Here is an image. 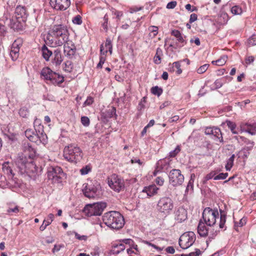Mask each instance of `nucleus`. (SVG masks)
Returning a JSON list of instances; mask_svg holds the SVG:
<instances>
[{"mask_svg": "<svg viewBox=\"0 0 256 256\" xmlns=\"http://www.w3.org/2000/svg\"><path fill=\"white\" fill-rule=\"evenodd\" d=\"M69 33L67 26L62 24H54L50 30L46 40L52 47L61 46L68 41Z\"/></svg>", "mask_w": 256, "mask_h": 256, "instance_id": "nucleus-1", "label": "nucleus"}, {"mask_svg": "<svg viewBox=\"0 0 256 256\" xmlns=\"http://www.w3.org/2000/svg\"><path fill=\"white\" fill-rule=\"evenodd\" d=\"M103 222L112 229L120 230L124 224V216L118 212L110 211L106 213L102 217Z\"/></svg>", "mask_w": 256, "mask_h": 256, "instance_id": "nucleus-2", "label": "nucleus"}, {"mask_svg": "<svg viewBox=\"0 0 256 256\" xmlns=\"http://www.w3.org/2000/svg\"><path fill=\"white\" fill-rule=\"evenodd\" d=\"M64 156L68 161L76 163L82 159V152L77 144H71L64 147Z\"/></svg>", "mask_w": 256, "mask_h": 256, "instance_id": "nucleus-3", "label": "nucleus"}, {"mask_svg": "<svg viewBox=\"0 0 256 256\" xmlns=\"http://www.w3.org/2000/svg\"><path fill=\"white\" fill-rule=\"evenodd\" d=\"M47 176L52 183H61L66 178L62 168L58 166H50L47 170Z\"/></svg>", "mask_w": 256, "mask_h": 256, "instance_id": "nucleus-4", "label": "nucleus"}, {"mask_svg": "<svg viewBox=\"0 0 256 256\" xmlns=\"http://www.w3.org/2000/svg\"><path fill=\"white\" fill-rule=\"evenodd\" d=\"M44 78L49 81L50 84L54 85H60L64 81V77L58 73L53 72L49 68H44L40 73Z\"/></svg>", "mask_w": 256, "mask_h": 256, "instance_id": "nucleus-5", "label": "nucleus"}, {"mask_svg": "<svg viewBox=\"0 0 256 256\" xmlns=\"http://www.w3.org/2000/svg\"><path fill=\"white\" fill-rule=\"evenodd\" d=\"M106 206L104 202H98L88 204L85 206L84 212L88 216H100Z\"/></svg>", "mask_w": 256, "mask_h": 256, "instance_id": "nucleus-6", "label": "nucleus"}, {"mask_svg": "<svg viewBox=\"0 0 256 256\" xmlns=\"http://www.w3.org/2000/svg\"><path fill=\"white\" fill-rule=\"evenodd\" d=\"M202 218L206 224L210 226L216 224V219L219 218V213L217 208H206L202 212Z\"/></svg>", "mask_w": 256, "mask_h": 256, "instance_id": "nucleus-7", "label": "nucleus"}, {"mask_svg": "<svg viewBox=\"0 0 256 256\" xmlns=\"http://www.w3.org/2000/svg\"><path fill=\"white\" fill-rule=\"evenodd\" d=\"M174 204L172 200L168 196L161 198L157 204L158 211L164 214H170L174 208Z\"/></svg>", "mask_w": 256, "mask_h": 256, "instance_id": "nucleus-8", "label": "nucleus"}, {"mask_svg": "<svg viewBox=\"0 0 256 256\" xmlns=\"http://www.w3.org/2000/svg\"><path fill=\"white\" fill-rule=\"evenodd\" d=\"M100 186L96 180L83 184L82 192L84 195L88 198H93L98 195V190Z\"/></svg>", "mask_w": 256, "mask_h": 256, "instance_id": "nucleus-9", "label": "nucleus"}, {"mask_svg": "<svg viewBox=\"0 0 256 256\" xmlns=\"http://www.w3.org/2000/svg\"><path fill=\"white\" fill-rule=\"evenodd\" d=\"M195 234L190 232L182 235L179 239L180 246L183 249H186L192 246L196 240Z\"/></svg>", "mask_w": 256, "mask_h": 256, "instance_id": "nucleus-10", "label": "nucleus"}, {"mask_svg": "<svg viewBox=\"0 0 256 256\" xmlns=\"http://www.w3.org/2000/svg\"><path fill=\"white\" fill-rule=\"evenodd\" d=\"M169 182L174 186H178L182 184L184 181V176L181 171L178 169L171 170L168 174Z\"/></svg>", "mask_w": 256, "mask_h": 256, "instance_id": "nucleus-11", "label": "nucleus"}, {"mask_svg": "<svg viewBox=\"0 0 256 256\" xmlns=\"http://www.w3.org/2000/svg\"><path fill=\"white\" fill-rule=\"evenodd\" d=\"M108 184L112 189L117 192H120L124 188V180L116 174H113L111 176L110 178L108 180Z\"/></svg>", "mask_w": 256, "mask_h": 256, "instance_id": "nucleus-12", "label": "nucleus"}, {"mask_svg": "<svg viewBox=\"0 0 256 256\" xmlns=\"http://www.w3.org/2000/svg\"><path fill=\"white\" fill-rule=\"evenodd\" d=\"M50 4L56 10H64L70 4V0H50Z\"/></svg>", "mask_w": 256, "mask_h": 256, "instance_id": "nucleus-13", "label": "nucleus"}, {"mask_svg": "<svg viewBox=\"0 0 256 256\" xmlns=\"http://www.w3.org/2000/svg\"><path fill=\"white\" fill-rule=\"evenodd\" d=\"M22 150L24 152L22 154L28 156L29 158H34L36 156V150L28 142H24L22 145Z\"/></svg>", "mask_w": 256, "mask_h": 256, "instance_id": "nucleus-14", "label": "nucleus"}, {"mask_svg": "<svg viewBox=\"0 0 256 256\" xmlns=\"http://www.w3.org/2000/svg\"><path fill=\"white\" fill-rule=\"evenodd\" d=\"M64 52L65 56L68 58H72L75 54L76 48L72 41H68L64 44Z\"/></svg>", "mask_w": 256, "mask_h": 256, "instance_id": "nucleus-15", "label": "nucleus"}, {"mask_svg": "<svg viewBox=\"0 0 256 256\" xmlns=\"http://www.w3.org/2000/svg\"><path fill=\"white\" fill-rule=\"evenodd\" d=\"M28 162H29L28 158L23 154H19L15 160V163L20 171L23 172L24 171H26V165Z\"/></svg>", "mask_w": 256, "mask_h": 256, "instance_id": "nucleus-16", "label": "nucleus"}, {"mask_svg": "<svg viewBox=\"0 0 256 256\" xmlns=\"http://www.w3.org/2000/svg\"><path fill=\"white\" fill-rule=\"evenodd\" d=\"M16 19L18 22H25L28 16V13L24 6H17L15 10Z\"/></svg>", "mask_w": 256, "mask_h": 256, "instance_id": "nucleus-17", "label": "nucleus"}, {"mask_svg": "<svg viewBox=\"0 0 256 256\" xmlns=\"http://www.w3.org/2000/svg\"><path fill=\"white\" fill-rule=\"evenodd\" d=\"M63 61V58L60 49L55 50L52 56L51 66L58 68Z\"/></svg>", "mask_w": 256, "mask_h": 256, "instance_id": "nucleus-18", "label": "nucleus"}, {"mask_svg": "<svg viewBox=\"0 0 256 256\" xmlns=\"http://www.w3.org/2000/svg\"><path fill=\"white\" fill-rule=\"evenodd\" d=\"M240 128L242 132H248L251 135H255L256 134V122L242 123L240 125Z\"/></svg>", "mask_w": 256, "mask_h": 256, "instance_id": "nucleus-19", "label": "nucleus"}, {"mask_svg": "<svg viewBox=\"0 0 256 256\" xmlns=\"http://www.w3.org/2000/svg\"><path fill=\"white\" fill-rule=\"evenodd\" d=\"M36 122H34V130L37 134V136H39L40 139V142L42 144H44L46 142L47 136L44 133V126L40 124L38 126H36Z\"/></svg>", "mask_w": 256, "mask_h": 256, "instance_id": "nucleus-20", "label": "nucleus"}, {"mask_svg": "<svg viewBox=\"0 0 256 256\" xmlns=\"http://www.w3.org/2000/svg\"><path fill=\"white\" fill-rule=\"evenodd\" d=\"M20 44L15 40L12 44L10 55L13 61L16 60L19 56Z\"/></svg>", "mask_w": 256, "mask_h": 256, "instance_id": "nucleus-21", "label": "nucleus"}, {"mask_svg": "<svg viewBox=\"0 0 256 256\" xmlns=\"http://www.w3.org/2000/svg\"><path fill=\"white\" fill-rule=\"evenodd\" d=\"M25 136L31 142L36 143L38 144L42 143L39 136H37V134L34 130L31 128L27 129L25 131Z\"/></svg>", "mask_w": 256, "mask_h": 256, "instance_id": "nucleus-22", "label": "nucleus"}, {"mask_svg": "<svg viewBox=\"0 0 256 256\" xmlns=\"http://www.w3.org/2000/svg\"><path fill=\"white\" fill-rule=\"evenodd\" d=\"M159 188L155 184L145 186L142 190V192L146 193L148 196L151 197L156 195L158 193Z\"/></svg>", "mask_w": 256, "mask_h": 256, "instance_id": "nucleus-23", "label": "nucleus"}, {"mask_svg": "<svg viewBox=\"0 0 256 256\" xmlns=\"http://www.w3.org/2000/svg\"><path fill=\"white\" fill-rule=\"evenodd\" d=\"M34 158H29V162L26 165V171H24L22 173H35L37 172V168L36 164L33 160Z\"/></svg>", "mask_w": 256, "mask_h": 256, "instance_id": "nucleus-24", "label": "nucleus"}, {"mask_svg": "<svg viewBox=\"0 0 256 256\" xmlns=\"http://www.w3.org/2000/svg\"><path fill=\"white\" fill-rule=\"evenodd\" d=\"M187 218V212L184 208H179L176 213V219L178 222H182Z\"/></svg>", "mask_w": 256, "mask_h": 256, "instance_id": "nucleus-25", "label": "nucleus"}, {"mask_svg": "<svg viewBox=\"0 0 256 256\" xmlns=\"http://www.w3.org/2000/svg\"><path fill=\"white\" fill-rule=\"evenodd\" d=\"M205 224L200 220L198 226V232L202 237H206L208 234V229L205 226Z\"/></svg>", "mask_w": 256, "mask_h": 256, "instance_id": "nucleus-26", "label": "nucleus"}, {"mask_svg": "<svg viewBox=\"0 0 256 256\" xmlns=\"http://www.w3.org/2000/svg\"><path fill=\"white\" fill-rule=\"evenodd\" d=\"M41 52L42 56L46 61H49L50 57L52 56L53 54V52L49 50L45 44L42 47Z\"/></svg>", "mask_w": 256, "mask_h": 256, "instance_id": "nucleus-27", "label": "nucleus"}, {"mask_svg": "<svg viewBox=\"0 0 256 256\" xmlns=\"http://www.w3.org/2000/svg\"><path fill=\"white\" fill-rule=\"evenodd\" d=\"M171 34L172 35L174 36L177 38V40L179 42L184 44L182 46H180V47L183 46L184 44H186V42L184 40L186 36L184 37L179 30H172Z\"/></svg>", "mask_w": 256, "mask_h": 256, "instance_id": "nucleus-28", "label": "nucleus"}, {"mask_svg": "<svg viewBox=\"0 0 256 256\" xmlns=\"http://www.w3.org/2000/svg\"><path fill=\"white\" fill-rule=\"evenodd\" d=\"M125 248V246L124 244H120L114 246L111 252L113 254H118L120 252L124 250Z\"/></svg>", "mask_w": 256, "mask_h": 256, "instance_id": "nucleus-29", "label": "nucleus"}, {"mask_svg": "<svg viewBox=\"0 0 256 256\" xmlns=\"http://www.w3.org/2000/svg\"><path fill=\"white\" fill-rule=\"evenodd\" d=\"M162 55V50L158 48L156 49V52L154 57V60L156 64H158L161 62V56Z\"/></svg>", "mask_w": 256, "mask_h": 256, "instance_id": "nucleus-30", "label": "nucleus"}, {"mask_svg": "<svg viewBox=\"0 0 256 256\" xmlns=\"http://www.w3.org/2000/svg\"><path fill=\"white\" fill-rule=\"evenodd\" d=\"M213 132L212 134L219 139L220 142H223V138L220 130L218 128L213 127Z\"/></svg>", "mask_w": 256, "mask_h": 256, "instance_id": "nucleus-31", "label": "nucleus"}, {"mask_svg": "<svg viewBox=\"0 0 256 256\" xmlns=\"http://www.w3.org/2000/svg\"><path fill=\"white\" fill-rule=\"evenodd\" d=\"M220 214L219 227L220 228H224L226 222V214L224 213V211L222 210H220Z\"/></svg>", "mask_w": 256, "mask_h": 256, "instance_id": "nucleus-32", "label": "nucleus"}, {"mask_svg": "<svg viewBox=\"0 0 256 256\" xmlns=\"http://www.w3.org/2000/svg\"><path fill=\"white\" fill-rule=\"evenodd\" d=\"M2 169L6 174L8 175H14L12 174V170L10 166V163L8 162H5L2 164Z\"/></svg>", "mask_w": 256, "mask_h": 256, "instance_id": "nucleus-33", "label": "nucleus"}, {"mask_svg": "<svg viewBox=\"0 0 256 256\" xmlns=\"http://www.w3.org/2000/svg\"><path fill=\"white\" fill-rule=\"evenodd\" d=\"M235 158L234 154H232V156L228 158L227 161V163L226 165V170L230 171L234 164V161Z\"/></svg>", "mask_w": 256, "mask_h": 256, "instance_id": "nucleus-34", "label": "nucleus"}, {"mask_svg": "<svg viewBox=\"0 0 256 256\" xmlns=\"http://www.w3.org/2000/svg\"><path fill=\"white\" fill-rule=\"evenodd\" d=\"M150 90L151 92L153 94L158 96H160L163 92L162 89L160 88H159L158 86H154L152 87Z\"/></svg>", "mask_w": 256, "mask_h": 256, "instance_id": "nucleus-35", "label": "nucleus"}, {"mask_svg": "<svg viewBox=\"0 0 256 256\" xmlns=\"http://www.w3.org/2000/svg\"><path fill=\"white\" fill-rule=\"evenodd\" d=\"M228 57L226 56H222L220 58L216 60L212 61V64H215L218 66H223L226 62Z\"/></svg>", "mask_w": 256, "mask_h": 256, "instance_id": "nucleus-36", "label": "nucleus"}, {"mask_svg": "<svg viewBox=\"0 0 256 256\" xmlns=\"http://www.w3.org/2000/svg\"><path fill=\"white\" fill-rule=\"evenodd\" d=\"M158 27L156 26H152L148 28V30L150 32V36L152 38H154L158 33Z\"/></svg>", "mask_w": 256, "mask_h": 256, "instance_id": "nucleus-37", "label": "nucleus"}, {"mask_svg": "<svg viewBox=\"0 0 256 256\" xmlns=\"http://www.w3.org/2000/svg\"><path fill=\"white\" fill-rule=\"evenodd\" d=\"M226 124L227 126L230 128V130L233 134H238V132L234 130V129L236 128V124H235V123L230 120H226Z\"/></svg>", "mask_w": 256, "mask_h": 256, "instance_id": "nucleus-38", "label": "nucleus"}, {"mask_svg": "<svg viewBox=\"0 0 256 256\" xmlns=\"http://www.w3.org/2000/svg\"><path fill=\"white\" fill-rule=\"evenodd\" d=\"M106 116L108 118H112L114 116L116 117L117 116L116 114V108L112 106L111 108H110L106 112Z\"/></svg>", "mask_w": 256, "mask_h": 256, "instance_id": "nucleus-39", "label": "nucleus"}, {"mask_svg": "<svg viewBox=\"0 0 256 256\" xmlns=\"http://www.w3.org/2000/svg\"><path fill=\"white\" fill-rule=\"evenodd\" d=\"M231 12L234 14H240L242 12V8L238 6H234L231 8Z\"/></svg>", "mask_w": 256, "mask_h": 256, "instance_id": "nucleus-40", "label": "nucleus"}, {"mask_svg": "<svg viewBox=\"0 0 256 256\" xmlns=\"http://www.w3.org/2000/svg\"><path fill=\"white\" fill-rule=\"evenodd\" d=\"M18 113L20 116L22 118H27L29 114V112L26 107H23L20 108Z\"/></svg>", "mask_w": 256, "mask_h": 256, "instance_id": "nucleus-41", "label": "nucleus"}, {"mask_svg": "<svg viewBox=\"0 0 256 256\" xmlns=\"http://www.w3.org/2000/svg\"><path fill=\"white\" fill-rule=\"evenodd\" d=\"M72 69V62L71 61L67 60L64 63V70L68 72H70Z\"/></svg>", "mask_w": 256, "mask_h": 256, "instance_id": "nucleus-42", "label": "nucleus"}, {"mask_svg": "<svg viewBox=\"0 0 256 256\" xmlns=\"http://www.w3.org/2000/svg\"><path fill=\"white\" fill-rule=\"evenodd\" d=\"M105 47L106 49V50L109 51L111 54L112 53V41L110 38H106L105 44Z\"/></svg>", "mask_w": 256, "mask_h": 256, "instance_id": "nucleus-43", "label": "nucleus"}, {"mask_svg": "<svg viewBox=\"0 0 256 256\" xmlns=\"http://www.w3.org/2000/svg\"><path fill=\"white\" fill-rule=\"evenodd\" d=\"M180 148L179 146H177L176 148L169 152L168 156L170 158H174L180 152Z\"/></svg>", "mask_w": 256, "mask_h": 256, "instance_id": "nucleus-44", "label": "nucleus"}, {"mask_svg": "<svg viewBox=\"0 0 256 256\" xmlns=\"http://www.w3.org/2000/svg\"><path fill=\"white\" fill-rule=\"evenodd\" d=\"M19 207L17 206H15L14 208H9L6 210L7 214H11V213L17 214L19 212Z\"/></svg>", "mask_w": 256, "mask_h": 256, "instance_id": "nucleus-45", "label": "nucleus"}, {"mask_svg": "<svg viewBox=\"0 0 256 256\" xmlns=\"http://www.w3.org/2000/svg\"><path fill=\"white\" fill-rule=\"evenodd\" d=\"M112 13L113 14H114L116 16V18L117 19V21H119L120 19V18L123 15V13L122 12L117 10L115 9L112 10Z\"/></svg>", "mask_w": 256, "mask_h": 256, "instance_id": "nucleus-46", "label": "nucleus"}, {"mask_svg": "<svg viewBox=\"0 0 256 256\" xmlns=\"http://www.w3.org/2000/svg\"><path fill=\"white\" fill-rule=\"evenodd\" d=\"M108 17L107 14H106L104 17V22L102 23V26L106 32L108 31Z\"/></svg>", "mask_w": 256, "mask_h": 256, "instance_id": "nucleus-47", "label": "nucleus"}, {"mask_svg": "<svg viewBox=\"0 0 256 256\" xmlns=\"http://www.w3.org/2000/svg\"><path fill=\"white\" fill-rule=\"evenodd\" d=\"M81 122L84 126H88L90 125V121L88 117L82 116L81 117Z\"/></svg>", "mask_w": 256, "mask_h": 256, "instance_id": "nucleus-48", "label": "nucleus"}, {"mask_svg": "<svg viewBox=\"0 0 256 256\" xmlns=\"http://www.w3.org/2000/svg\"><path fill=\"white\" fill-rule=\"evenodd\" d=\"M208 64H205L202 66L198 69L197 72L200 74H203L208 70Z\"/></svg>", "mask_w": 256, "mask_h": 256, "instance_id": "nucleus-49", "label": "nucleus"}, {"mask_svg": "<svg viewBox=\"0 0 256 256\" xmlns=\"http://www.w3.org/2000/svg\"><path fill=\"white\" fill-rule=\"evenodd\" d=\"M54 217V216L52 214H50L48 218L44 220V223H46L49 226L53 221Z\"/></svg>", "mask_w": 256, "mask_h": 256, "instance_id": "nucleus-50", "label": "nucleus"}, {"mask_svg": "<svg viewBox=\"0 0 256 256\" xmlns=\"http://www.w3.org/2000/svg\"><path fill=\"white\" fill-rule=\"evenodd\" d=\"M91 170L90 168L88 166H86L80 170L81 174L85 175L88 174Z\"/></svg>", "mask_w": 256, "mask_h": 256, "instance_id": "nucleus-51", "label": "nucleus"}, {"mask_svg": "<svg viewBox=\"0 0 256 256\" xmlns=\"http://www.w3.org/2000/svg\"><path fill=\"white\" fill-rule=\"evenodd\" d=\"M94 102V98L90 96L87 98L83 104V107L90 106Z\"/></svg>", "mask_w": 256, "mask_h": 256, "instance_id": "nucleus-52", "label": "nucleus"}, {"mask_svg": "<svg viewBox=\"0 0 256 256\" xmlns=\"http://www.w3.org/2000/svg\"><path fill=\"white\" fill-rule=\"evenodd\" d=\"M224 82H222V80H216L214 82V89H218V88H221L224 83Z\"/></svg>", "mask_w": 256, "mask_h": 256, "instance_id": "nucleus-53", "label": "nucleus"}, {"mask_svg": "<svg viewBox=\"0 0 256 256\" xmlns=\"http://www.w3.org/2000/svg\"><path fill=\"white\" fill-rule=\"evenodd\" d=\"M72 22L74 24H82V17L80 15H77L72 19Z\"/></svg>", "mask_w": 256, "mask_h": 256, "instance_id": "nucleus-54", "label": "nucleus"}, {"mask_svg": "<svg viewBox=\"0 0 256 256\" xmlns=\"http://www.w3.org/2000/svg\"><path fill=\"white\" fill-rule=\"evenodd\" d=\"M228 176V173H220L214 177V180H224Z\"/></svg>", "mask_w": 256, "mask_h": 256, "instance_id": "nucleus-55", "label": "nucleus"}, {"mask_svg": "<svg viewBox=\"0 0 256 256\" xmlns=\"http://www.w3.org/2000/svg\"><path fill=\"white\" fill-rule=\"evenodd\" d=\"M248 43L250 46L256 45V36H252L248 40Z\"/></svg>", "mask_w": 256, "mask_h": 256, "instance_id": "nucleus-56", "label": "nucleus"}, {"mask_svg": "<svg viewBox=\"0 0 256 256\" xmlns=\"http://www.w3.org/2000/svg\"><path fill=\"white\" fill-rule=\"evenodd\" d=\"M106 60V56H100V62L98 64H97V68H102V64H104Z\"/></svg>", "mask_w": 256, "mask_h": 256, "instance_id": "nucleus-57", "label": "nucleus"}, {"mask_svg": "<svg viewBox=\"0 0 256 256\" xmlns=\"http://www.w3.org/2000/svg\"><path fill=\"white\" fill-rule=\"evenodd\" d=\"M10 26L12 28H17L18 24H16V20L12 19H10V24H9Z\"/></svg>", "mask_w": 256, "mask_h": 256, "instance_id": "nucleus-58", "label": "nucleus"}, {"mask_svg": "<svg viewBox=\"0 0 256 256\" xmlns=\"http://www.w3.org/2000/svg\"><path fill=\"white\" fill-rule=\"evenodd\" d=\"M185 8L186 10H188V11H190V12L197 11V10H198V8L196 7L193 6L192 8V6L189 4H186L185 6Z\"/></svg>", "mask_w": 256, "mask_h": 256, "instance_id": "nucleus-59", "label": "nucleus"}, {"mask_svg": "<svg viewBox=\"0 0 256 256\" xmlns=\"http://www.w3.org/2000/svg\"><path fill=\"white\" fill-rule=\"evenodd\" d=\"M176 1H172L168 2L166 5V8L168 9H172L174 8L176 6Z\"/></svg>", "mask_w": 256, "mask_h": 256, "instance_id": "nucleus-60", "label": "nucleus"}, {"mask_svg": "<svg viewBox=\"0 0 256 256\" xmlns=\"http://www.w3.org/2000/svg\"><path fill=\"white\" fill-rule=\"evenodd\" d=\"M74 235H75V238L78 240H86L87 239V236H84V235L80 236V234H78L77 232H75Z\"/></svg>", "mask_w": 256, "mask_h": 256, "instance_id": "nucleus-61", "label": "nucleus"}, {"mask_svg": "<svg viewBox=\"0 0 256 256\" xmlns=\"http://www.w3.org/2000/svg\"><path fill=\"white\" fill-rule=\"evenodd\" d=\"M236 138L237 139L238 142H244L246 143H250V141L248 140L247 138L244 136H236Z\"/></svg>", "mask_w": 256, "mask_h": 256, "instance_id": "nucleus-62", "label": "nucleus"}, {"mask_svg": "<svg viewBox=\"0 0 256 256\" xmlns=\"http://www.w3.org/2000/svg\"><path fill=\"white\" fill-rule=\"evenodd\" d=\"M202 252L200 249L196 248L194 252H190L188 254L189 256H200Z\"/></svg>", "mask_w": 256, "mask_h": 256, "instance_id": "nucleus-63", "label": "nucleus"}, {"mask_svg": "<svg viewBox=\"0 0 256 256\" xmlns=\"http://www.w3.org/2000/svg\"><path fill=\"white\" fill-rule=\"evenodd\" d=\"M156 182L159 186H162L164 182V179L160 176H158L156 179Z\"/></svg>", "mask_w": 256, "mask_h": 256, "instance_id": "nucleus-64", "label": "nucleus"}]
</instances>
